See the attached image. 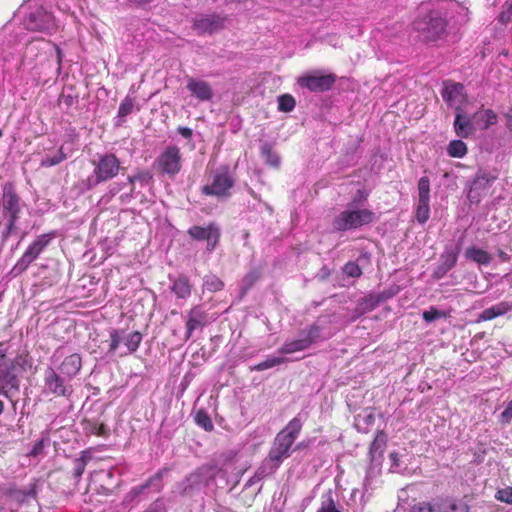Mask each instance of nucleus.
<instances>
[{
    "instance_id": "obj_28",
    "label": "nucleus",
    "mask_w": 512,
    "mask_h": 512,
    "mask_svg": "<svg viewBox=\"0 0 512 512\" xmlns=\"http://www.w3.org/2000/svg\"><path fill=\"white\" fill-rule=\"evenodd\" d=\"M82 367L81 356L77 353L67 356L61 363V372L69 377L75 376Z\"/></svg>"
},
{
    "instance_id": "obj_24",
    "label": "nucleus",
    "mask_w": 512,
    "mask_h": 512,
    "mask_svg": "<svg viewBox=\"0 0 512 512\" xmlns=\"http://www.w3.org/2000/svg\"><path fill=\"white\" fill-rule=\"evenodd\" d=\"M362 142L361 138H353L350 137L345 144V148L340 158V163L344 167L353 166L357 163L359 158L358 151L360 148V144Z\"/></svg>"
},
{
    "instance_id": "obj_50",
    "label": "nucleus",
    "mask_w": 512,
    "mask_h": 512,
    "mask_svg": "<svg viewBox=\"0 0 512 512\" xmlns=\"http://www.w3.org/2000/svg\"><path fill=\"white\" fill-rule=\"evenodd\" d=\"M326 501L322 503V512H335L339 510L332 498V489L329 488L325 496Z\"/></svg>"
},
{
    "instance_id": "obj_27",
    "label": "nucleus",
    "mask_w": 512,
    "mask_h": 512,
    "mask_svg": "<svg viewBox=\"0 0 512 512\" xmlns=\"http://www.w3.org/2000/svg\"><path fill=\"white\" fill-rule=\"evenodd\" d=\"M512 309V303L503 301L489 308L484 309L477 318V322L493 320L499 316L505 315Z\"/></svg>"
},
{
    "instance_id": "obj_9",
    "label": "nucleus",
    "mask_w": 512,
    "mask_h": 512,
    "mask_svg": "<svg viewBox=\"0 0 512 512\" xmlns=\"http://www.w3.org/2000/svg\"><path fill=\"white\" fill-rule=\"evenodd\" d=\"M387 442V434L383 430H378L368 450L369 467L366 472V480L379 474Z\"/></svg>"
},
{
    "instance_id": "obj_54",
    "label": "nucleus",
    "mask_w": 512,
    "mask_h": 512,
    "mask_svg": "<svg viewBox=\"0 0 512 512\" xmlns=\"http://www.w3.org/2000/svg\"><path fill=\"white\" fill-rule=\"evenodd\" d=\"M134 179H137L138 182L149 184L153 180V175L148 170H139L134 174Z\"/></svg>"
},
{
    "instance_id": "obj_2",
    "label": "nucleus",
    "mask_w": 512,
    "mask_h": 512,
    "mask_svg": "<svg viewBox=\"0 0 512 512\" xmlns=\"http://www.w3.org/2000/svg\"><path fill=\"white\" fill-rule=\"evenodd\" d=\"M302 428L300 419L293 418L275 437L266 461L276 470L282 461L290 456V449Z\"/></svg>"
},
{
    "instance_id": "obj_21",
    "label": "nucleus",
    "mask_w": 512,
    "mask_h": 512,
    "mask_svg": "<svg viewBox=\"0 0 512 512\" xmlns=\"http://www.w3.org/2000/svg\"><path fill=\"white\" fill-rule=\"evenodd\" d=\"M208 323V315L199 306L193 307L187 314L186 339H189L194 330Z\"/></svg>"
},
{
    "instance_id": "obj_17",
    "label": "nucleus",
    "mask_w": 512,
    "mask_h": 512,
    "mask_svg": "<svg viewBox=\"0 0 512 512\" xmlns=\"http://www.w3.org/2000/svg\"><path fill=\"white\" fill-rule=\"evenodd\" d=\"M455 134L460 138H469L475 133L473 115L469 116L462 107H457L453 122Z\"/></svg>"
},
{
    "instance_id": "obj_34",
    "label": "nucleus",
    "mask_w": 512,
    "mask_h": 512,
    "mask_svg": "<svg viewBox=\"0 0 512 512\" xmlns=\"http://www.w3.org/2000/svg\"><path fill=\"white\" fill-rule=\"evenodd\" d=\"M91 460V456L88 451H82L80 457L74 460L73 475L77 481L83 475L88 462Z\"/></svg>"
},
{
    "instance_id": "obj_59",
    "label": "nucleus",
    "mask_w": 512,
    "mask_h": 512,
    "mask_svg": "<svg viewBox=\"0 0 512 512\" xmlns=\"http://www.w3.org/2000/svg\"><path fill=\"white\" fill-rule=\"evenodd\" d=\"M178 133L183 136L185 139H190L193 135L192 129L189 127L179 126L177 128Z\"/></svg>"
},
{
    "instance_id": "obj_13",
    "label": "nucleus",
    "mask_w": 512,
    "mask_h": 512,
    "mask_svg": "<svg viewBox=\"0 0 512 512\" xmlns=\"http://www.w3.org/2000/svg\"><path fill=\"white\" fill-rule=\"evenodd\" d=\"M188 235L196 241L207 242L206 250L212 252L219 244L221 232L219 226L215 222H210L206 227L194 225L188 231Z\"/></svg>"
},
{
    "instance_id": "obj_7",
    "label": "nucleus",
    "mask_w": 512,
    "mask_h": 512,
    "mask_svg": "<svg viewBox=\"0 0 512 512\" xmlns=\"http://www.w3.org/2000/svg\"><path fill=\"white\" fill-rule=\"evenodd\" d=\"M159 174L174 178L182 170V153L178 146H167L153 164Z\"/></svg>"
},
{
    "instance_id": "obj_43",
    "label": "nucleus",
    "mask_w": 512,
    "mask_h": 512,
    "mask_svg": "<svg viewBox=\"0 0 512 512\" xmlns=\"http://www.w3.org/2000/svg\"><path fill=\"white\" fill-rule=\"evenodd\" d=\"M298 83L302 87L308 88L310 91L320 90V76L301 77Z\"/></svg>"
},
{
    "instance_id": "obj_44",
    "label": "nucleus",
    "mask_w": 512,
    "mask_h": 512,
    "mask_svg": "<svg viewBox=\"0 0 512 512\" xmlns=\"http://www.w3.org/2000/svg\"><path fill=\"white\" fill-rule=\"evenodd\" d=\"M470 506L462 499L449 497L448 512H469Z\"/></svg>"
},
{
    "instance_id": "obj_10",
    "label": "nucleus",
    "mask_w": 512,
    "mask_h": 512,
    "mask_svg": "<svg viewBox=\"0 0 512 512\" xmlns=\"http://www.w3.org/2000/svg\"><path fill=\"white\" fill-rule=\"evenodd\" d=\"M93 176L95 183L109 181L116 177L120 171V160L113 153L99 155L98 159L93 161Z\"/></svg>"
},
{
    "instance_id": "obj_63",
    "label": "nucleus",
    "mask_w": 512,
    "mask_h": 512,
    "mask_svg": "<svg viewBox=\"0 0 512 512\" xmlns=\"http://www.w3.org/2000/svg\"><path fill=\"white\" fill-rule=\"evenodd\" d=\"M127 180L131 184V192H133L134 184H135V182H137V179H134V175H132V176H128Z\"/></svg>"
},
{
    "instance_id": "obj_36",
    "label": "nucleus",
    "mask_w": 512,
    "mask_h": 512,
    "mask_svg": "<svg viewBox=\"0 0 512 512\" xmlns=\"http://www.w3.org/2000/svg\"><path fill=\"white\" fill-rule=\"evenodd\" d=\"M195 423L203 428L206 432H212L214 430V424L209 414L204 410L200 409L195 415Z\"/></svg>"
},
{
    "instance_id": "obj_22",
    "label": "nucleus",
    "mask_w": 512,
    "mask_h": 512,
    "mask_svg": "<svg viewBox=\"0 0 512 512\" xmlns=\"http://www.w3.org/2000/svg\"><path fill=\"white\" fill-rule=\"evenodd\" d=\"M473 119L475 123V131H486L498 122L496 112L492 109H483L482 107L473 113Z\"/></svg>"
},
{
    "instance_id": "obj_53",
    "label": "nucleus",
    "mask_w": 512,
    "mask_h": 512,
    "mask_svg": "<svg viewBox=\"0 0 512 512\" xmlns=\"http://www.w3.org/2000/svg\"><path fill=\"white\" fill-rule=\"evenodd\" d=\"M367 198L368 192L364 189H359L357 190L356 195L353 197V200L348 205L357 208V206L365 202Z\"/></svg>"
},
{
    "instance_id": "obj_38",
    "label": "nucleus",
    "mask_w": 512,
    "mask_h": 512,
    "mask_svg": "<svg viewBox=\"0 0 512 512\" xmlns=\"http://www.w3.org/2000/svg\"><path fill=\"white\" fill-rule=\"evenodd\" d=\"M382 302L380 300V297L376 293H370L364 298L361 299L359 302V306L362 308L363 311H373L375 308H377Z\"/></svg>"
},
{
    "instance_id": "obj_64",
    "label": "nucleus",
    "mask_w": 512,
    "mask_h": 512,
    "mask_svg": "<svg viewBox=\"0 0 512 512\" xmlns=\"http://www.w3.org/2000/svg\"><path fill=\"white\" fill-rule=\"evenodd\" d=\"M502 8H507L509 11L512 12V0H506Z\"/></svg>"
},
{
    "instance_id": "obj_12",
    "label": "nucleus",
    "mask_w": 512,
    "mask_h": 512,
    "mask_svg": "<svg viewBox=\"0 0 512 512\" xmlns=\"http://www.w3.org/2000/svg\"><path fill=\"white\" fill-rule=\"evenodd\" d=\"M13 362H7L6 356L0 353V395L11 399L19 392L20 381L14 373Z\"/></svg>"
},
{
    "instance_id": "obj_18",
    "label": "nucleus",
    "mask_w": 512,
    "mask_h": 512,
    "mask_svg": "<svg viewBox=\"0 0 512 512\" xmlns=\"http://www.w3.org/2000/svg\"><path fill=\"white\" fill-rule=\"evenodd\" d=\"M0 494L9 502L19 506L24 504L29 497H34L36 495V491L34 488L29 490L20 489L15 483H9L7 485L0 486Z\"/></svg>"
},
{
    "instance_id": "obj_20",
    "label": "nucleus",
    "mask_w": 512,
    "mask_h": 512,
    "mask_svg": "<svg viewBox=\"0 0 512 512\" xmlns=\"http://www.w3.org/2000/svg\"><path fill=\"white\" fill-rule=\"evenodd\" d=\"M313 334H314V329L311 328L305 336H303L299 339L286 341L278 349V353L281 355H287V354L303 351V350L309 348L314 341Z\"/></svg>"
},
{
    "instance_id": "obj_49",
    "label": "nucleus",
    "mask_w": 512,
    "mask_h": 512,
    "mask_svg": "<svg viewBox=\"0 0 512 512\" xmlns=\"http://www.w3.org/2000/svg\"><path fill=\"white\" fill-rule=\"evenodd\" d=\"M495 498L498 501L512 505V487L507 486L505 488L497 490V492L495 494Z\"/></svg>"
},
{
    "instance_id": "obj_57",
    "label": "nucleus",
    "mask_w": 512,
    "mask_h": 512,
    "mask_svg": "<svg viewBox=\"0 0 512 512\" xmlns=\"http://www.w3.org/2000/svg\"><path fill=\"white\" fill-rule=\"evenodd\" d=\"M59 105L65 106L66 110H69L71 106L76 102V98L70 94H62L59 98Z\"/></svg>"
},
{
    "instance_id": "obj_1",
    "label": "nucleus",
    "mask_w": 512,
    "mask_h": 512,
    "mask_svg": "<svg viewBox=\"0 0 512 512\" xmlns=\"http://www.w3.org/2000/svg\"><path fill=\"white\" fill-rule=\"evenodd\" d=\"M447 26V11L442 8L420 12L413 21V29L418 33V38L424 43H432L443 39L447 35Z\"/></svg>"
},
{
    "instance_id": "obj_46",
    "label": "nucleus",
    "mask_w": 512,
    "mask_h": 512,
    "mask_svg": "<svg viewBox=\"0 0 512 512\" xmlns=\"http://www.w3.org/2000/svg\"><path fill=\"white\" fill-rule=\"evenodd\" d=\"M449 496H437L430 501L433 512H448Z\"/></svg>"
},
{
    "instance_id": "obj_51",
    "label": "nucleus",
    "mask_w": 512,
    "mask_h": 512,
    "mask_svg": "<svg viewBox=\"0 0 512 512\" xmlns=\"http://www.w3.org/2000/svg\"><path fill=\"white\" fill-rule=\"evenodd\" d=\"M400 292V287L396 284L391 285L387 289L377 292L378 296L380 297V300L382 302H385L393 297H395Z\"/></svg>"
},
{
    "instance_id": "obj_32",
    "label": "nucleus",
    "mask_w": 512,
    "mask_h": 512,
    "mask_svg": "<svg viewBox=\"0 0 512 512\" xmlns=\"http://www.w3.org/2000/svg\"><path fill=\"white\" fill-rule=\"evenodd\" d=\"M446 151L452 158H463L468 153V147L462 139H454L449 142Z\"/></svg>"
},
{
    "instance_id": "obj_3",
    "label": "nucleus",
    "mask_w": 512,
    "mask_h": 512,
    "mask_svg": "<svg viewBox=\"0 0 512 512\" xmlns=\"http://www.w3.org/2000/svg\"><path fill=\"white\" fill-rule=\"evenodd\" d=\"M21 211V198L17 194L14 185L11 183L5 184L0 200L1 217L6 221V231L3 233L4 239H8L16 232Z\"/></svg>"
},
{
    "instance_id": "obj_37",
    "label": "nucleus",
    "mask_w": 512,
    "mask_h": 512,
    "mask_svg": "<svg viewBox=\"0 0 512 512\" xmlns=\"http://www.w3.org/2000/svg\"><path fill=\"white\" fill-rule=\"evenodd\" d=\"M224 287V282L216 275L210 274L204 277L203 288L207 291L214 293L221 291Z\"/></svg>"
},
{
    "instance_id": "obj_5",
    "label": "nucleus",
    "mask_w": 512,
    "mask_h": 512,
    "mask_svg": "<svg viewBox=\"0 0 512 512\" xmlns=\"http://www.w3.org/2000/svg\"><path fill=\"white\" fill-rule=\"evenodd\" d=\"M235 185L228 166H221L211 174L207 184L201 187V193L205 196H213L218 199H227L232 195Z\"/></svg>"
},
{
    "instance_id": "obj_25",
    "label": "nucleus",
    "mask_w": 512,
    "mask_h": 512,
    "mask_svg": "<svg viewBox=\"0 0 512 512\" xmlns=\"http://www.w3.org/2000/svg\"><path fill=\"white\" fill-rule=\"evenodd\" d=\"M463 257L465 260L471 261L480 266L490 265L493 259L489 252L476 245L468 246L463 253Z\"/></svg>"
},
{
    "instance_id": "obj_60",
    "label": "nucleus",
    "mask_w": 512,
    "mask_h": 512,
    "mask_svg": "<svg viewBox=\"0 0 512 512\" xmlns=\"http://www.w3.org/2000/svg\"><path fill=\"white\" fill-rule=\"evenodd\" d=\"M504 118L506 121V127L512 134V107L504 114Z\"/></svg>"
},
{
    "instance_id": "obj_8",
    "label": "nucleus",
    "mask_w": 512,
    "mask_h": 512,
    "mask_svg": "<svg viewBox=\"0 0 512 512\" xmlns=\"http://www.w3.org/2000/svg\"><path fill=\"white\" fill-rule=\"evenodd\" d=\"M56 237L55 232L44 233L37 236L34 241L27 247L21 258L17 261L13 270L18 273L24 272L29 265L34 262L39 255L50 245Z\"/></svg>"
},
{
    "instance_id": "obj_61",
    "label": "nucleus",
    "mask_w": 512,
    "mask_h": 512,
    "mask_svg": "<svg viewBox=\"0 0 512 512\" xmlns=\"http://www.w3.org/2000/svg\"><path fill=\"white\" fill-rule=\"evenodd\" d=\"M164 471H165L164 469H163V470H159V471L154 475V477H153V478H150V479H148V480H147V482L145 483V485H144L143 487H144V488L149 487V486L151 485V483H152V480H153V479L160 480V479L163 477V473H164Z\"/></svg>"
},
{
    "instance_id": "obj_16",
    "label": "nucleus",
    "mask_w": 512,
    "mask_h": 512,
    "mask_svg": "<svg viewBox=\"0 0 512 512\" xmlns=\"http://www.w3.org/2000/svg\"><path fill=\"white\" fill-rule=\"evenodd\" d=\"M225 20L219 14L200 15L193 19L192 28L198 35L213 34L224 28Z\"/></svg>"
},
{
    "instance_id": "obj_15",
    "label": "nucleus",
    "mask_w": 512,
    "mask_h": 512,
    "mask_svg": "<svg viewBox=\"0 0 512 512\" xmlns=\"http://www.w3.org/2000/svg\"><path fill=\"white\" fill-rule=\"evenodd\" d=\"M443 101L450 108L462 107L461 104L465 97V86L460 82L445 80L440 90Z\"/></svg>"
},
{
    "instance_id": "obj_47",
    "label": "nucleus",
    "mask_w": 512,
    "mask_h": 512,
    "mask_svg": "<svg viewBox=\"0 0 512 512\" xmlns=\"http://www.w3.org/2000/svg\"><path fill=\"white\" fill-rule=\"evenodd\" d=\"M336 81L335 74H322V108L329 106L331 103H326L323 93L332 88V85Z\"/></svg>"
},
{
    "instance_id": "obj_19",
    "label": "nucleus",
    "mask_w": 512,
    "mask_h": 512,
    "mask_svg": "<svg viewBox=\"0 0 512 512\" xmlns=\"http://www.w3.org/2000/svg\"><path fill=\"white\" fill-rule=\"evenodd\" d=\"M45 388L56 397H69L72 393V390L64 385L63 379L51 368L45 376Z\"/></svg>"
},
{
    "instance_id": "obj_11",
    "label": "nucleus",
    "mask_w": 512,
    "mask_h": 512,
    "mask_svg": "<svg viewBox=\"0 0 512 512\" xmlns=\"http://www.w3.org/2000/svg\"><path fill=\"white\" fill-rule=\"evenodd\" d=\"M496 176L479 169L465 186L466 196L470 204H479L485 191L494 183Z\"/></svg>"
},
{
    "instance_id": "obj_4",
    "label": "nucleus",
    "mask_w": 512,
    "mask_h": 512,
    "mask_svg": "<svg viewBox=\"0 0 512 512\" xmlns=\"http://www.w3.org/2000/svg\"><path fill=\"white\" fill-rule=\"evenodd\" d=\"M376 220V215L369 209H358L353 206H347L333 220V229L335 231L344 232L355 230L362 226L369 225Z\"/></svg>"
},
{
    "instance_id": "obj_52",
    "label": "nucleus",
    "mask_w": 512,
    "mask_h": 512,
    "mask_svg": "<svg viewBox=\"0 0 512 512\" xmlns=\"http://www.w3.org/2000/svg\"><path fill=\"white\" fill-rule=\"evenodd\" d=\"M120 340V332L118 330H112L110 332L109 352L114 353L118 349Z\"/></svg>"
},
{
    "instance_id": "obj_45",
    "label": "nucleus",
    "mask_w": 512,
    "mask_h": 512,
    "mask_svg": "<svg viewBox=\"0 0 512 512\" xmlns=\"http://www.w3.org/2000/svg\"><path fill=\"white\" fill-rule=\"evenodd\" d=\"M422 318L426 323H432L438 319L446 318V313L436 307H430L429 310L423 311Z\"/></svg>"
},
{
    "instance_id": "obj_62",
    "label": "nucleus",
    "mask_w": 512,
    "mask_h": 512,
    "mask_svg": "<svg viewBox=\"0 0 512 512\" xmlns=\"http://www.w3.org/2000/svg\"><path fill=\"white\" fill-rule=\"evenodd\" d=\"M497 255H498V257L500 258V260H501L502 262H508V261H510V258H511V257H510V255H509V254H507L506 252H504V251H503V250H501V249H498V250H497Z\"/></svg>"
},
{
    "instance_id": "obj_33",
    "label": "nucleus",
    "mask_w": 512,
    "mask_h": 512,
    "mask_svg": "<svg viewBox=\"0 0 512 512\" xmlns=\"http://www.w3.org/2000/svg\"><path fill=\"white\" fill-rule=\"evenodd\" d=\"M84 430L86 433L106 437L109 435V430L104 423H98L94 420H85L84 421Z\"/></svg>"
},
{
    "instance_id": "obj_41",
    "label": "nucleus",
    "mask_w": 512,
    "mask_h": 512,
    "mask_svg": "<svg viewBox=\"0 0 512 512\" xmlns=\"http://www.w3.org/2000/svg\"><path fill=\"white\" fill-rule=\"evenodd\" d=\"M142 341V334L138 331H134L128 335L125 339V345L129 353H134L140 346Z\"/></svg>"
},
{
    "instance_id": "obj_6",
    "label": "nucleus",
    "mask_w": 512,
    "mask_h": 512,
    "mask_svg": "<svg viewBox=\"0 0 512 512\" xmlns=\"http://www.w3.org/2000/svg\"><path fill=\"white\" fill-rule=\"evenodd\" d=\"M464 235L460 236L454 245L446 244L439 255L436 267L432 272V278L436 281L443 279L447 273L452 270L458 262L459 254L464 243Z\"/></svg>"
},
{
    "instance_id": "obj_40",
    "label": "nucleus",
    "mask_w": 512,
    "mask_h": 512,
    "mask_svg": "<svg viewBox=\"0 0 512 512\" xmlns=\"http://www.w3.org/2000/svg\"><path fill=\"white\" fill-rule=\"evenodd\" d=\"M295 105L296 101L290 94H283L278 97V110L281 112H291Z\"/></svg>"
},
{
    "instance_id": "obj_31",
    "label": "nucleus",
    "mask_w": 512,
    "mask_h": 512,
    "mask_svg": "<svg viewBox=\"0 0 512 512\" xmlns=\"http://www.w3.org/2000/svg\"><path fill=\"white\" fill-rule=\"evenodd\" d=\"M172 291L178 298L186 299L191 295L192 285L185 275H180L171 287Z\"/></svg>"
},
{
    "instance_id": "obj_14",
    "label": "nucleus",
    "mask_w": 512,
    "mask_h": 512,
    "mask_svg": "<svg viewBox=\"0 0 512 512\" xmlns=\"http://www.w3.org/2000/svg\"><path fill=\"white\" fill-rule=\"evenodd\" d=\"M430 217V179L422 176L418 181V205L415 218L421 225L425 224Z\"/></svg>"
},
{
    "instance_id": "obj_55",
    "label": "nucleus",
    "mask_w": 512,
    "mask_h": 512,
    "mask_svg": "<svg viewBox=\"0 0 512 512\" xmlns=\"http://www.w3.org/2000/svg\"><path fill=\"white\" fill-rule=\"evenodd\" d=\"M410 512H433L430 501H420L411 506Z\"/></svg>"
},
{
    "instance_id": "obj_42",
    "label": "nucleus",
    "mask_w": 512,
    "mask_h": 512,
    "mask_svg": "<svg viewBox=\"0 0 512 512\" xmlns=\"http://www.w3.org/2000/svg\"><path fill=\"white\" fill-rule=\"evenodd\" d=\"M135 106V101L133 98L126 96L120 103L118 108V117L125 118L129 114L132 113Z\"/></svg>"
},
{
    "instance_id": "obj_26",
    "label": "nucleus",
    "mask_w": 512,
    "mask_h": 512,
    "mask_svg": "<svg viewBox=\"0 0 512 512\" xmlns=\"http://www.w3.org/2000/svg\"><path fill=\"white\" fill-rule=\"evenodd\" d=\"M375 422L374 408L367 407L354 416V426L361 433H368Z\"/></svg>"
},
{
    "instance_id": "obj_58",
    "label": "nucleus",
    "mask_w": 512,
    "mask_h": 512,
    "mask_svg": "<svg viewBox=\"0 0 512 512\" xmlns=\"http://www.w3.org/2000/svg\"><path fill=\"white\" fill-rule=\"evenodd\" d=\"M498 21L503 25H507L512 21V12L509 11L507 8H503V10L498 16Z\"/></svg>"
},
{
    "instance_id": "obj_39",
    "label": "nucleus",
    "mask_w": 512,
    "mask_h": 512,
    "mask_svg": "<svg viewBox=\"0 0 512 512\" xmlns=\"http://www.w3.org/2000/svg\"><path fill=\"white\" fill-rule=\"evenodd\" d=\"M67 159V155L63 150V146H61L54 156H47L41 160L42 167H51L60 164L64 160Z\"/></svg>"
},
{
    "instance_id": "obj_35",
    "label": "nucleus",
    "mask_w": 512,
    "mask_h": 512,
    "mask_svg": "<svg viewBox=\"0 0 512 512\" xmlns=\"http://www.w3.org/2000/svg\"><path fill=\"white\" fill-rule=\"evenodd\" d=\"M287 357H268L266 360L256 364L251 368L253 371H264L288 362Z\"/></svg>"
},
{
    "instance_id": "obj_29",
    "label": "nucleus",
    "mask_w": 512,
    "mask_h": 512,
    "mask_svg": "<svg viewBox=\"0 0 512 512\" xmlns=\"http://www.w3.org/2000/svg\"><path fill=\"white\" fill-rule=\"evenodd\" d=\"M260 155L268 166L274 169H278L280 167L281 159L278 153L274 150L273 144L269 142L263 143L260 147Z\"/></svg>"
},
{
    "instance_id": "obj_23",
    "label": "nucleus",
    "mask_w": 512,
    "mask_h": 512,
    "mask_svg": "<svg viewBox=\"0 0 512 512\" xmlns=\"http://www.w3.org/2000/svg\"><path fill=\"white\" fill-rule=\"evenodd\" d=\"M187 89L200 101H209L213 97V91L208 82L189 77Z\"/></svg>"
},
{
    "instance_id": "obj_30",
    "label": "nucleus",
    "mask_w": 512,
    "mask_h": 512,
    "mask_svg": "<svg viewBox=\"0 0 512 512\" xmlns=\"http://www.w3.org/2000/svg\"><path fill=\"white\" fill-rule=\"evenodd\" d=\"M408 454L405 449L402 451H391L388 455L390 461L389 472L391 473H403L407 469L403 458Z\"/></svg>"
},
{
    "instance_id": "obj_56",
    "label": "nucleus",
    "mask_w": 512,
    "mask_h": 512,
    "mask_svg": "<svg viewBox=\"0 0 512 512\" xmlns=\"http://www.w3.org/2000/svg\"><path fill=\"white\" fill-rule=\"evenodd\" d=\"M499 420L502 424H508L512 420V399L508 402L506 408L500 414Z\"/></svg>"
},
{
    "instance_id": "obj_48",
    "label": "nucleus",
    "mask_w": 512,
    "mask_h": 512,
    "mask_svg": "<svg viewBox=\"0 0 512 512\" xmlns=\"http://www.w3.org/2000/svg\"><path fill=\"white\" fill-rule=\"evenodd\" d=\"M343 272L347 276L352 277V278H358L362 275V269L356 262H353V261H349L348 263H346L344 265Z\"/></svg>"
}]
</instances>
